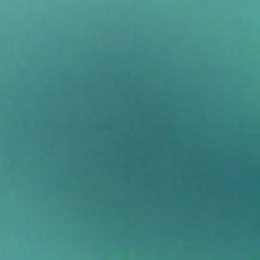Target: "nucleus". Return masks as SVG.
<instances>
[{
	"instance_id": "2",
	"label": "nucleus",
	"mask_w": 260,
	"mask_h": 260,
	"mask_svg": "<svg viewBox=\"0 0 260 260\" xmlns=\"http://www.w3.org/2000/svg\"><path fill=\"white\" fill-rule=\"evenodd\" d=\"M183 130H260V128H183Z\"/></svg>"
},
{
	"instance_id": "1",
	"label": "nucleus",
	"mask_w": 260,
	"mask_h": 260,
	"mask_svg": "<svg viewBox=\"0 0 260 260\" xmlns=\"http://www.w3.org/2000/svg\"><path fill=\"white\" fill-rule=\"evenodd\" d=\"M192 134H260V131H192Z\"/></svg>"
}]
</instances>
